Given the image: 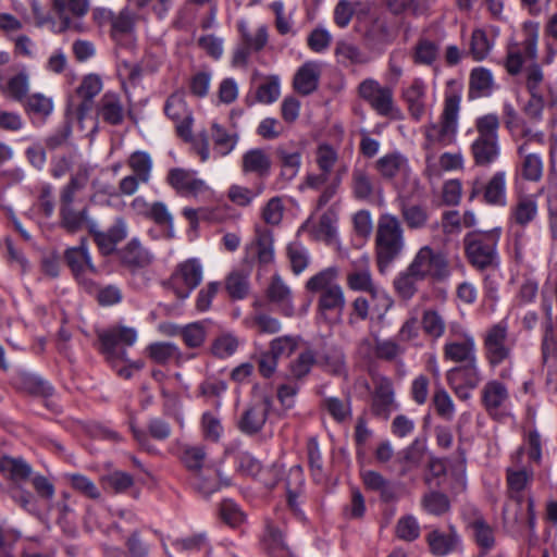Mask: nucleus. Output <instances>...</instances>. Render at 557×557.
<instances>
[{"mask_svg": "<svg viewBox=\"0 0 557 557\" xmlns=\"http://www.w3.org/2000/svg\"><path fill=\"white\" fill-rule=\"evenodd\" d=\"M338 268L329 267L306 282V289L319 295L317 302L318 317L327 324L339 323L346 307L345 293L338 283Z\"/></svg>", "mask_w": 557, "mask_h": 557, "instance_id": "f257e3e1", "label": "nucleus"}, {"mask_svg": "<svg viewBox=\"0 0 557 557\" xmlns=\"http://www.w3.org/2000/svg\"><path fill=\"white\" fill-rule=\"evenodd\" d=\"M175 455L189 474L193 487L208 497L220 490L222 480L219 472L209 462L207 448L203 445L177 444ZM228 485L227 481H223Z\"/></svg>", "mask_w": 557, "mask_h": 557, "instance_id": "f03ea898", "label": "nucleus"}, {"mask_svg": "<svg viewBox=\"0 0 557 557\" xmlns=\"http://www.w3.org/2000/svg\"><path fill=\"white\" fill-rule=\"evenodd\" d=\"M405 246L406 240L400 220L391 213L381 214L374 235L375 262L380 273H385L400 258Z\"/></svg>", "mask_w": 557, "mask_h": 557, "instance_id": "7ed1b4c3", "label": "nucleus"}, {"mask_svg": "<svg viewBox=\"0 0 557 557\" xmlns=\"http://www.w3.org/2000/svg\"><path fill=\"white\" fill-rule=\"evenodd\" d=\"M500 228L487 232H472L465 236L463 246L469 262L478 270L498 267L497 245Z\"/></svg>", "mask_w": 557, "mask_h": 557, "instance_id": "20e7f679", "label": "nucleus"}, {"mask_svg": "<svg viewBox=\"0 0 557 557\" xmlns=\"http://www.w3.org/2000/svg\"><path fill=\"white\" fill-rule=\"evenodd\" d=\"M483 351L490 367L496 368L512 357L516 338L509 333L507 320L490 325L483 336Z\"/></svg>", "mask_w": 557, "mask_h": 557, "instance_id": "39448f33", "label": "nucleus"}, {"mask_svg": "<svg viewBox=\"0 0 557 557\" xmlns=\"http://www.w3.org/2000/svg\"><path fill=\"white\" fill-rule=\"evenodd\" d=\"M99 350L110 362L126 361V351L123 347L133 346L137 341V331L134 327L114 325L97 332Z\"/></svg>", "mask_w": 557, "mask_h": 557, "instance_id": "423d86ee", "label": "nucleus"}, {"mask_svg": "<svg viewBox=\"0 0 557 557\" xmlns=\"http://www.w3.org/2000/svg\"><path fill=\"white\" fill-rule=\"evenodd\" d=\"M409 267L410 271H413L422 280L442 281L450 274L446 256L429 245L422 246L417 251Z\"/></svg>", "mask_w": 557, "mask_h": 557, "instance_id": "0eeeda50", "label": "nucleus"}, {"mask_svg": "<svg viewBox=\"0 0 557 557\" xmlns=\"http://www.w3.org/2000/svg\"><path fill=\"white\" fill-rule=\"evenodd\" d=\"M272 404L273 399L270 394L255 392L237 422L239 431L246 435L259 433L267 422Z\"/></svg>", "mask_w": 557, "mask_h": 557, "instance_id": "6e6552de", "label": "nucleus"}, {"mask_svg": "<svg viewBox=\"0 0 557 557\" xmlns=\"http://www.w3.org/2000/svg\"><path fill=\"white\" fill-rule=\"evenodd\" d=\"M202 265L196 258L178 263L169 278V286L177 298L184 300L202 281Z\"/></svg>", "mask_w": 557, "mask_h": 557, "instance_id": "1a4fd4ad", "label": "nucleus"}, {"mask_svg": "<svg viewBox=\"0 0 557 557\" xmlns=\"http://www.w3.org/2000/svg\"><path fill=\"white\" fill-rule=\"evenodd\" d=\"M89 10L88 0H52V12L59 21V32H85L82 22Z\"/></svg>", "mask_w": 557, "mask_h": 557, "instance_id": "9d476101", "label": "nucleus"}, {"mask_svg": "<svg viewBox=\"0 0 557 557\" xmlns=\"http://www.w3.org/2000/svg\"><path fill=\"white\" fill-rule=\"evenodd\" d=\"M372 383L371 413L386 421L398 409L393 381L384 375H375L372 377Z\"/></svg>", "mask_w": 557, "mask_h": 557, "instance_id": "9b49d317", "label": "nucleus"}, {"mask_svg": "<svg viewBox=\"0 0 557 557\" xmlns=\"http://www.w3.org/2000/svg\"><path fill=\"white\" fill-rule=\"evenodd\" d=\"M507 175L505 171L495 172L491 178L483 183L474 180L471 183L469 199L481 197L482 201L491 206L504 207L506 205Z\"/></svg>", "mask_w": 557, "mask_h": 557, "instance_id": "f8f14e48", "label": "nucleus"}, {"mask_svg": "<svg viewBox=\"0 0 557 557\" xmlns=\"http://www.w3.org/2000/svg\"><path fill=\"white\" fill-rule=\"evenodd\" d=\"M537 57V32L529 30L521 42L508 46L505 67L510 75L521 72L527 61H535Z\"/></svg>", "mask_w": 557, "mask_h": 557, "instance_id": "ddd939ff", "label": "nucleus"}, {"mask_svg": "<svg viewBox=\"0 0 557 557\" xmlns=\"http://www.w3.org/2000/svg\"><path fill=\"white\" fill-rule=\"evenodd\" d=\"M346 283L350 290L368 293L372 297H377L381 293L373 281L370 257L367 253L351 261V269L347 273Z\"/></svg>", "mask_w": 557, "mask_h": 557, "instance_id": "4468645a", "label": "nucleus"}, {"mask_svg": "<svg viewBox=\"0 0 557 557\" xmlns=\"http://www.w3.org/2000/svg\"><path fill=\"white\" fill-rule=\"evenodd\" d=\"M459 107H444L437 123H432L426 129L430 141L447 146L455 140L458 128Z\"/></svg>", "mask_w": 557, "mask_h": 557, "instance_id": "2eb2a0df", "label": "nucleus"}, {"mask_svg": "<svg viewBox=\"0 0 557 557\" xmlns=\"http://www.w3.org/2000/svg\"><path fill=\"white\" fill-rule=\"evenodd\" d=\"M443 357L446 361L467 363L476 358L474 337L468 333H461L460 339H448L443 346Z\"/></svg>", "mask_w": 557, "mask_h": 557, "instance_id": "dca6fc26", "label": "nucleus"}, {"mask_svg": "<svg viewBox=\"0 0 557 557\" xmlns=\"http://www.w3.org/2000/svg\"><path fill=\"white\" fill-rule=\"evenodd\" d=\"M275 157L281 168V177L285 181L295 178L301 165L302 148L294 141L281 144L275 149Z\"/></svg>", "mask_w": 557, "mask_h": 557, "instance_id": "f3484780", "label": "nucleus"}, {"mask_svg": "<svg viewBox=\"0 0 557 557\" xmlns=\"http://www.w3.org/2000/svg\"><path fill=\"white\" fill-rule=\"evenodd\" d=\"M120 262L132 271L144 269L153 261V255L136 237L117 250Z\"/></svg>", "mask_w": 557, "mask_h": 557, "instance_id": "a211bd4d", "label": "nucleus"}, {"mask_svg": "<svg viewBox=\"0 0 557 557\" xmlns=\"http://www.w3.org/2000/svg\"><path fill=\"white\" fill-rule=\"evenodd\" d=\"M247 256L262 265L274 260L273 234L267 227H257L255 239L246 247Z\"/></svg>", "mask_w": 557, "mask_h": 557, "instance_id": "6ab92c4d", "label": "nucleus"}, {"mask_svg": "<svg viewBox=\"0 0 557 557\" xmlns=\"http://www.w3.org/2000/svg\"><path fill=\"white\" fill-rule=\"evenodd\" d=\"M430 552L435 556H446L455 552L460 545V536L455 527L449 525L447 531L435 529L426 535Z\"/></svg>", "mask_w": 557, "mask_h": 557, "instance_id": "aec40b11", "label": "nucleus"}, {"mask_svg": "<svg viewBox=\"0 0 557 557\" xmlns=\"http://www.w3.org/2000/svg\"><path fill=\"white\" fill-rule=\"evenodd\" d=\"M508 399V388L498 380H491L486 382L481 391L482 406L492 417L499 412L500 408L505 406Z\"/></svg>", "mask_w": 557, "mask_h": 557, "instance_id": "412c9836", "label": "nucleus"}, {"mask_svg": "<svg viewBox=\"0 0 557 557\" xmlns=\"http://www.w3.org/2000/svg\"><path fill=\"white\" fill-rule=\"evenodd\" d=\"M168 183L183 196H196L206 189L203 181L184 169H172L168 174Z\"/></svg>", "mask_w": 557, "mask_h": 557, "instance_id": "4be33fe9", "label": "nucleus"}, {"mask_svg": "<svg viewBox=\"0 0 557 557\" xmlns=\"http://www.w3.org/2000/svg\"><path fill=\"white\" fill-rule=\"evenodd\" d=\"M148 357L158 364H166L174 361L176 366H182L187 359L193 356H185L180 348L170 342L151 343L146 348Z\"/></svg>", "mask_w": 557, "mask_h": 557, "instance_id": "5701e85b", "label": "nucleus"}, {"mask_svg": "<svg viewBox=\"0 0 557 557\" xmlns=\"http://www.w3.org/2000/svg\"><path fill=\"white\" fill-rule=\"evenodd\" d=\"M448 384H463L468 387H478L483 377L478 359L451 368L446 373Z\"/></svg>", "mask_w": 557, "mask_h": 557, "instance_id": "b1692460", "label": "nucleus"}, {"mask_svg": "<svg viewBox=\"0 0 557 557\" xmlns=\"http://www.w3.org/2000/svg\"><path fill=\"white\" fill-rule=\"evenodd\" d=\"M472 539L480 548L478 557H485L495 546L496 540L493 528L482 516H476L469 522Z\"/></svg>", "mask_w": 557, "mask_h": 557, "instance_id": "393cba45", "label": "nucleus"}, {"mask_svg": "<svg viewBox=\"0 0 557 557\" xmlns=\"http://www.w3.org/2000/svg\"><path fill=\"white\" fill-rule=\"evenodd\" d=\"M321 74L320 64L313 61L304 63L296 72L293 81L294 88L301 95L313 92Z\"/></svg>", "mask_w": 557, "mask_h": 557, "instance_id": "a878e982", "label": "nucleus"}, {"mask_svg": "<svg viewBox=\"0 0 557 557\" xmlns=\"http://www.w3.org/2000/svg\"><path fill=\"white\" fill-rule=\"evenodd\" d=\"M0 472L15 484L26 482L33 474L32 466L22 457H0Z\"/></svg>", "mask_w": 557, "mask_h": 557, "instance_id": "bb28decb", "label": "nucleus"}, {"mask_svg": "<svg viewBox=\"0 0 557 557\" xmlns=\"http://www.w3.org/2000/svg\"><path fill=\"white\" fill-rule=\"evenodd\" d=\"M359 96L370 104H392L393 94L389 87L382 86L373 78H367L359 84Z\"/></svg>", "mask_w": 557, "mask_h": 557, "instance_id": "cd10ccee", "label": "nucleus"}, {"mask_svg": "<svg viewBox=\"0 0 557 557\" xmlns=\"http://www.w3.org/2000/svg\"><path fill=\"white\" fill-rule=\"evenodd\" d=\"M271 164L269 154L260 148L248 150L242 159L243 172L255 173L259 177H265L270 174Z\"/></svg>", "mask_w": 557, "mask_h": 557, "instance_id": "c85d7f7f", "label": "nucleus"}, {"mask_svg": "<svg viewBox=\"0 0 557 557\" xmlns=\"http://www.w3.org/2000/svg\"><path fill=\"white\" fill-rule=\"evenodd\" d=\"M64 258L75 276L84 274L87 270L96 272L85 239H82L79 246L67 248Z\"/></svg>", "mask_w": 557, "mask_h": 557, "instance_id": "c756f323", "label": "nucleus"}, {"mask_svg": "<svg viewBox=\"0 0 557 557\" xmlns=\"http://www.w3.org/2000/svg\"><path fill=\"white\" fill-rule=\"evenodd\" d=\"M475 165L490 166L499 157L498 139L476 138L471 145Z\"/></svg>", "mask_w": 557, "mask_h": 557, "instance_id": "7c9ffc66", "label": "nucleus"}, {"mask_svg": "<svg viewBox=\"0 0 557 557\" xmlns=\"http://www.w3.org/2000/svg\"><path fill=\"white\" fill-rule=\"evenodd\" d=\"M376 170L387 180H392L397 175L407 176L409 174L408 160L400 153H389L383 156L376 161Z\"/></svg>", "mask_w": 557, "mask_h": 557, "instance_id": "2f4dec72", "label": "nucleus"}, {"mask_svg": "<svg viewBox=\"0 0 557 557\" xmlns=\"http://www.w3.org/2000/svg\"><path fill=\"white\" fill-rule=\"evenodd\" d=\"M269 299L281 306L282 312L292 317L294 314V306L290 301L292 294L289 287L283 282L280 275H274L267 290Z\"/></svg>", "mask_w": 557, "mask_h": 557, "instance_id": "473e14b6", "label": "nucleus"}, {"mask_svg": "<svg viewBox=\"0 0 557 557\" xmlns=\"http://www.w3.org/2000/svg\"><path fill=\"white\" fill-rule=\"evenodd\" d=\"M537 216V201L533 195L520 196L516 205L511 208L512 221L520 225L527 226Z\"/></svg>", "mask_w": 557, "mask_h": 557, "instance_id": "72a5a7b5", "label": "nucleus"}, {"mask_svg": "<svg viewBox=\"0 0 557 557\" xmlns=\"http://www.w3.org/2000/svg\"><path fill=\"white\" fill-rule=\"evenodd\" d=\"M88 113H95L97 119L101 117L111 125L122 123L125 111L124 107H76L75 114L81 123H83Z\"/></svg>", "mask_w": 557, "mask_h": 557, "instance_id": "f704fd0d", "label": "nucleus"}, {"mask_svg": "<svg viewBox=\"0 0 557 557\" xmlns=\"http://www.w3.org/2000/svg\"><path fill=\"white\" fill-rule=\"evenodd\" d=\"M315 364L332 375L339 376L346 373L345 355L338 347H330L323 354H317Z\"/></svg>", "mask_w": 557, "mask_h": 557, "instance_id": "c9c22d12", "label": "nucleus"}, {"mask_svg": "<svg viewBox=\"0 0 557 557\" xmlns=\"http://www.w3.org/2000/svg\"><path fill=\"white\" fill-rule=\"evenodd\" d=\"M148 219L162 228V236L164 239L170 240L175 237L173 215L170 213L164 202H152V207L149 209Z\"/></svg>", "mask_w": 557, "mask_h": 557, "instance_id": "e433bc0d", "label": "nucleus"}, {"mask_svg": "<svg viewBox=\"0 0 557 557\" xmlns=\"http://www.w3.org/2000/svg\"><path fill=\"white\" fill-rule=\"evenodd\" d=\"M225 290L233 300H240L248 296L250 284L249 274L235 270L225 277Z\"/></svg>", "mask_w": 557, "mask_h": 557, "instance_id": "4c0bfd02", "label": "nucleus"}, {"mask_svg": "<svg viewBox=\"0 0 557 557\" xmlns=\"http://www.w3.org/2000/svg\"><path fill=\"white\" fill-rule=\"evenodd\" d=\"M421 281L423 280L413 271H410V267L408 265L406 270L397 274L394 278L393 285L397 295L401 299L409 300L418 292V283Z\"/></svg>", "mask_w": 557, "mask_h": 557, "instance_id": "58836bf2", "label": "nucleus"}, {"mask_svg": "<svg viewBox=\"0 0 557 557\" xmlns=\"http://www.w3.org/2000/svg\"><path fill=\"white\" fill-rule=\"evenodd\" d=\"M166 115L175 122L177 135L184 140L191 139L193 116L185 107H164Z\"/></svg>", "mask_w": 557, "mask_h": 557, "instance_id": "ea45409f", "label": "nucleus"}, {"mask_svg": "<svg viewBox=\"0 0 557 557\" xmlns=\"http://www.w3.org/2000/svg\"><path fill=\"white\" fill-rule=\"evenodd\" d=\"M532 472H528L525 469L507 470V484L509 490V496L517 503L518 506H520L523 500L521 492L525 488L527 484L532 480Z\"/></svg>", "mask_w": 557, "mask_h": 557, "instance_id": "a19ab883", "label": "nucleus"}, {"mask_svg": "<svg viewBox=\"0 0 557 557\" xmlns=\"http://www.w3.org/2000/svg\"><path fill=\"white\" fill-rule=\"evenodd\" d=\"M87 208L79 211L74 210L72 207L60 208L61 225L70 233L79 231L84 225L89 228V222H94L88 219Z\"/></svg>", "mask_w": 557, "mask_h": 557, "instance_id": "79ce46f5", "label": "nucleus"}, {"mask_svg": "<svg viewBox=\"0 0 557 557\" xmlns=\"http://www.w3.org/2000/svg\"><path fill=\"white\" fill-rule=\"evenodd\" d=\"M211 137L213 140V149L220 157H225L235 148L238 137L231 134L218 123H213L211 127Z\"/></svg>", "mask_w": 557, "mask_h": 557, "instance_id": "37998d69", "label": "nucleus"}, {"mask_svg": "<svg viewBox=\"0 0 557 557\" xmlns=\"http://www.w3.org/2000/svg\"><path fill=\"white\" fill-rule=\"evenodd\" d=\"M493 90L492 73L483 67L474 69L470 75V95L474 97L488 96Z\"/></svg>", "mask_w": 557, "mask_h": 557, "instance_id": "c03bdc74", "label": "nucleus"}, {"mask_svg": "<svg viewBox=\"0 0 557 557\" xmlns=\"http://www.w3.org/2000/svg\"><path fill=\"white\" fill-rule=\"evenodd\" d=\"M400 213L407 227L410 230L423 228L429 220L426 208L420 205H410L403 201Z\"/></svg>", "mask_w": 557, "mask_h": 557, "instance_id": "a18cd8bd", "label": "nucleus"}, {"mask_svg": "<svg viewBox=\"0 0 557 557\" xmlns=\"http://www.w3.org/2000/svg\"><path fill=\"white\" fill-rule=\"evenodd\" d=\"M510 124L521 127L524 136L531 134L530 126L542 119V107H521L520 112H509Z\"/></svg>", "mask_w": 557, "mask_h": 557, "instance_id": "49530a36", "label": "nucleus"}, {"mask_svg": "<svg viewBox=\"0 0 557 557\" xmlns=\"http://www.w3.org/2000/svg\"><path fill=\"white\" fill-rule=\"evenodd\" d=\"M374 357L384 361H396L405 354V347L392 338L382 339L375 337L374 339Z\"/></svg>", "mask_w": 557, "mask_h": 557, "instance_id": "de8ad7c7", "label": "nucleus"}, {"mask_svg": "<svg viewBox=\"0 0 557 557\" xmlns=\"http://www.w3.org/2000/svg\"><path fill=\"white\" fill-rule=\"evenodd\" d=\"M424 450L419 441H413L404 451L400 459V476H407L411 471L418 469L423 460Z\"/></svg>", "mask_w": 557, "mask_h": 557, "instance_id": "09e8293b", "label": "nucleus"}, {"mask_svg": "<svg viewBox=\"0 0 557 557\" xmlns=\"http://www.w3.org/2000/svg\"><path fill=\"white\" fill-rule=\"evenodd\" d=\"M135 14L125 8L114 14L111 23V36L114 40H120L122 37L131 35L135 25Z\"/></svg>", "mask_w": 557, "mask_h": 557, "instance_id": "8fccbe9b", "label": "nucleus"}, {"mask_svg": "<svg viewBox=\"0 0 557 557\" xmlns=\"http://www.w3.org/2000/svg\"><path fill=\"white\" fill-rule=\"evenodd\" d=\"M432 405L436 414L445 421H451L455 417V404L447 391L437 386L432 397Z\"/></svg>", "mask_w": 557, "mask_h": 557, "instance_id": "3c124183", "label": "nucleus"}, {"mask_svg": "<svg viewBox=\"0 0 557 557\" xmlns=\"http://www.w3.org/2000/svg\"><path fill=\"white\" fill-rule=\"evenodd\" d=\"M421 325L423 332L433 339H438L442 337L446 329L444 317L438 311L433 309H428L423 312Z\"/></svg>", "mask_w": 557, "mask_h": 557, "instance_id": "603ef678", "label": "nucleus"}, {"mask_svg": "<svg viewBox=\"0 0 557 557\" xmlns=\"http://www.w3.org/2000/svg\"><path fill=\"white\" fill-rule=\"evenodd\" d=\"M315 361L317 354L310 348L305 349L289 363V376L295 380L304 379L310 373Z\"/></svg>", "mask_w": 557, "mask_h": 557, "instance_id": "864d4df0", "label": "nucleus"}, {"mask_svg": "<svg viewBox=\"0 0 557 557\" xmlns=\"http://www.w3.org/2000/svg\"><path fill=\"white\" fill-rule=\"evenodd\" d=\"M440 45L423 38L420 39L413 51V60L417 64L433 65L438 58Z\"/></svg>", "mask_w": 557, "mask_h": 557, "instance_id": "5fc2aeb1", "label": "nucleus"}, {"mask_svg": "<svg viewBox=\"0 0 557 557\" xmlns=\"http://www.w3.org/2000/svg\"><path fill=\"white\" fill-rule=\"evenodd\" d=\"M265 543L270 557H290V552L284 541V534L280 529L269 525Z\"/></svg>", "mask_w": 557, "mask_h": 557, "instance_id": "6e6d98bb", "label": "nucleus"}, {"mask_svg": "<svg viewBox=\"0 0 557 557\" xmlns=\"http://www.w3.org/2000/svg\"><path fill=\"white\" fill-rule=\"evenodd\" d=\"M322 407L338 423L346 421L351 416L350 399L342 400L337 397H326L322 401Z\"/></svg>", "mask_w": 557, "mask_h": 557, "instance_id": "4d7b16f0", "label": "nucleus"}, {"mask_svg": "<svg viewBox=\"0 0 557 557\" xmlns=\"http://www.w3.org/2000/svg\"><path fill=\"white\" fill-rule=\"evenodd\" d=\"M493 42L488 39L485 30L476 28L472 32L470 53L475 61L484 60L492 50Z\"/></svg>", "mask_w": 557, "mask_h": 557, "instance_id": "13d9d810", "label": "nucleus"}, {"mask_svg": "<svg viewBox=\"0 0 557 557\" xmlns=\"http://www.w3.org/2000/svg\"><path fill=\"white\" fill-rule=\"evenodd\" d=\"M352 191L357 199L366 200L373 193L370 175L362 169H355L351 174Z\"/></svg>", "mask_w": 557, "mask_h": 557, "instance_id": "bf43d9fd", "label": "nucleus"}, {"mask_svg": "<svg viewBox=\"0 0 557 557\" xmlns=\"http://www.w3.org/2000/svg\"><path fill=\"white\" fill-rule=\"evenodd\" d=\"M336 221L337 218L332 210H327L326 212H324L321 215L319 223L313 231L314 237L317 239L331 243L336 236Z\"/></svg>", "mask_w": 557, "mask_h": 557, "instance_id": "052dcab7", "label": "nucleus"}, {"mask_svg": "<svg viewBox=\"0 0 557 557\" xmlns=\"http://www.w3.org/2000/svg\"><path fill=\"white\" fill-rule=\"evenodd\" d=\"M422 507L431 515L441 516L450 508L448 497L440 492H431L422 497Z\"/></svg>", "mask_w": 557, "mask_h": 557, "instance_id": "680f3d73", "label": "nucleus"}, {"mask_svg": "<svg viewBox=\"0 0 557 557\" xmlns=\"http://www.w3.org/2000/svg\"><path fill=\"white\" fill-rule=\"evenodd\" d=\"M541 350L544 361L548 358H557V315L553 325L544 324L543 326Z\"/></svg>", "mask_w": 557, "mask_h": 557, "instance_id": "e2e57ef3", "label": "nucleus"}, {"mask_svg": "<svg viewBox=\"0 0 557 557\" xmlns=\"http://www.w3.org/2000/svg\"><path fill=\"white\" fill-rule=\"evenodd\" d=\"M246 322L259 333L275 334L281 330L280 321L265 313H253L247 318Z\"/></svg>", "mask_w": 557, "mask_h": 557, "instance_id": "0e129e2a", "label": "nucleus"}, {"mask_svg": "<svg viewBox=\"0 0 557 557\" xmlns=\"http://www.w3.org/2000/svg\"><path fill=\"white\" fill-rule=\"evenodd\" d=\"M103 486L114 493H123L131 488L134 479L131 474L123 471H113L102 478Z\"/></svg>", "mask_w": 557, "mask_h": 557, "instance_id": "69168bd1", "label": "nucleus"}, {"mask_svg": "<svg viewBox=\"0 0 557 557\" xmlns=\"http://www.w3.org/2000/svg\"><path fill=\"white\" fill-rule=\"evenodd\" d=\"M28 91V75L21 72L12 76L4 88V92L14 101L21 102Z\"/></svg>", "mask_w": 557, "mask_h": 557, "instance_id": "338daca9", "label": "nucleus"}, {"mask_svg": "<svg viewBox=\"0 0 557 557\" xmlns=\"http://www.w3.org/2000/svg\"><path fill=\"white\" fill-rule=\"evenodd\" d=\"M364 38L370 46L376 47L388 41L386 24L381 18L372 20L364 32Z\"/></svg>", "mask_w": 557, "mask_h": 557, "instance_id": "774afa93", "label": "nucleus"}]
</instances>
